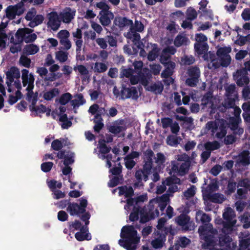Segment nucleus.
Returning <instances> with one entry per match:
<instances>
[{
  "label": "nucleus",
  "instance_id": "4d7b16f0",
  "mask_svg": "<svg viewBox=\"0 0 250 250\" xmlns=\"http://www.w3.org/2000/svg\"><path fill=\"white\" fill-rule=\"evenodd\" d=\"M107 69V66L104 63L96 62L94 64L93 70L95 72L102 73L105 71Z\"/></svg>",
  "mask_w": 250,
  "mask_h": 250
},
{
  "label": "nucleus",
  "instance_id": "412c9836",
  "mask_svg": "<svg viewBox=\"0 0 250 250\" xmlns=\"http://www.w3.org/2000/svg\"><path fill=\"white\" fill-rule=\"evenodd\" d=\"M104 143V140H101L99 141V148L101 153L98 154V156L103 160L106 159V165L108 167H110L112 166L110 161L112 159V156L111 155H107L105 156V154L109 152L110 148L107 147Z\"/></svg>",
  "mask_w": 250,
  "mask_h": 250
},
{
  "label": "nucleus",
  "instance_id": "4c0bfd02",
  "mask_svg": "<svg viewBox=\"0 0 250 250\" xmlns=\"http://www.w3.org/2000/svg\"><path fill=\"white\" fill-rule=\"evenodd\" d=\"M34 99L32 98V103L33 102ZM51 110L49 109L47 111L46 107L41 104L39 106H33L32 105V116L33 115H38L41 113L47 112V115H49Z\"/></svg>",
  "mask_w": 250,
  "mask_h": 250
},
{
  "label": "nucleus",
  "instance_id": "c03bdc74",
  "mask_svg": "<svg viewBox=\"0 0 250 250\" xmlns=\"http://www.w3.org/2000/svg\"><path fill=\"white\" fill-rule=\"evenodd\" d=\"M188 42V39L184 35H179L175 39L174 43L176 47H179L183 45H187Z\"/></svg>",
  "mask_w": 250,
  "mask_h": 250
},
{
  "label": "nucleus",
  "instance_id": "0eeeda50",
  "mask_svg": "<svg viewBox=\"0 0 250 250\" xmlns=\"http://www.w3.org/2000/svg\"><path fill=\"white\" fill-rule=\"evenodd\" d=\"M226 122L224 119H216L208 122L204 128V134L210 131L212 135L215 134L217 138L222 139L227 134Z\"/></svg>",
  "mask_w": 250,
  "mask_h": 250
},
{
  "label": "nucleus",
  "instance_id": "4468645a",
  "mask_svg": "<svg viewBox=\"0 0 250 250\" xmlns=\"http://www.w3.org/2000/svg\"><path fill=\"white\" fill-rule=\"evenodd\" d=\"M171 167L169 172L170 174H177L183 176L188 172L191 163H179L173 161L171 162Z\"/></svg>",
  "mask_w": 250,
  "mask_h": 250
},
{
  "label": "nucleus",
  "instance_id": "f3484780",
  "mask_svg": "<svg viewBox=\"0 0 250 250\" xmlns=\"http://www.w3.org/2000/svg\"><path fill=\"white\" fill-rule=\"evenodd\" d=\"M231 51V48L229 46L222 47L218 49L217 55L221 65L226 67L230 64L231 58L229 54Z\"/></svg>",
  "mask_w": 250,
  "mask_h": 250
},
{
  "label": "nucleus",
  "instance_id": "a878e982",
  "mask_svg": "<svg viewBox=\"0 0 250 250\" xmlns=\"http://www.w3.org/2000/svg\"><path fill=\"white\" fill-rule=\"evenodd\" d=\"M138 96V92L135 87L124 88L122 91V97L123 99L132 98L133 99H137Z\"/></svg>",
  "mask_w": 250,
  "mask_h": 250
},
{
  "label": "nucleus",
  "instance_id": "20e7f679",
  "mask_svg": "<svg viewBox=\"0 0 250 250\" xmlns=\"http://www.w3.org/2000/svg\"><path fill=\"white\" fill-rule=\"evenodd\" d=\"M142 61H135L133 62V65L135 69L131 68H125L123 67L121 68L120 76L121 78L125 77L127 78L132 84H136L140 83L144 85H146L148 83L146 78L141 73L143 67Z\"/></svg>",
  "mask_w": 250,
  "mask_h": 250
},
{
  "label": "nucleus",
  "instance_id": "a211bd4d",
  "mask_svg": "<svg viewBox=\"0 0 250 250\" xmlns=\"http://www.w3.org/2000/svg\"><path fill=\"white\" fill-rule=\"evenodd\" d=\"M24 12V8L21 3L8 6L5 10V17L9 20H13L16 16H20Z\"/></svg>",
  "mask_w": 250,
  "mask_h": 250
},
{
  "label": "nucleus",
  "instance_id": "7ed1b4c3",
  "mask_svg": "<svg viewBox=\"0 0 250 250\" xmlns=\"http://www.w3.org/2000/svg\"><path fill=\"white\" fill-rule=\"evenodd\" d=\"M180 180L178 178H167L166 179V185L168 189L166 194L151 200L148 204L149 215L151 217L155 218L159 216V212L158 207L163 211L169 201V197L172 194L178 190L177 184Z\"/></svg>",
  "mask_w": 250,
  "mask_h": 250
},
{
  "label": "nucleus",
  "instance_id": "423d86ee",
  "mask_svg": "<svg viewBox=\"0 0 250 250\" xmlns=\"http://www.w3.org/2000/svg\"><path fill=\"white\" fill-rule=\"evenodd\" d=\"M223 217L224 219L225 220H226V222L223 223V228L222 229V232L226 234L224 235L221 236V237H219V240L218 243H217L218 235L217 234V231L212 228L213 230H214L215 233L216 234L215 235V237H217L216 241L217 242V244L218 245H220L219 242H220V238L225 237L226 236H228L230 238L229 236L227 234L230 233L232 231V228L236 223V220L235 219V212L230 207L226 208L224 209V212L223 213ZM231 239H232V238H231ZM231 241L235 244V247H236V243L233 242L232 241V239H231Z\"/></svg>",
  "mask_w": 250,
  "mask_h": 250
},
{
  "label": "nucleus",
  "instance_id": "f8f14e48",
  "mask_svg": "<svg viewBox=\"0 0 250 250\" xmlns=\"http://www.w3.org/2000/svg\"><path fill=\"white\" fill-rule=\"evenodd\" d=\"M8 81L6 82L7 86L9 87L8 91L11 92V89L9 88L10 85L14 82V84L15 87L20 89L21 88V84L20 81V72L19 69L16 67H11L6 73Z\"/></svg>",
  "mask_w": 250,
  "mask_h": 250
},
{
  "label": "nucleus",
  "instance_id": "72a5a7b5",
  "mask_svg": "<svg viewBox=\"0 0 250 250\" xmlns=\"http://www.w3.org/2000/svg\"><path fill=\"white\" fill-rule=\"evenodd\" d=\"M74 70L78 71L79 74L82 77L83 81H86L89 78L88 71L87 69L83 65H78L74 67Z\"/></svg>",
  "mask_w": 250,
  "mask_h": 250
},
{
  "label": "nucleus",
  "instance_id": "58836bf2",
  "mask_svg": "<svg viewBox=\"0 0 250 250\" xmlns=\"http://www.w3.org/2000/svg\"><path fill=\"white\" fill-rule=\"evenodd\" d=\"M207 196L210 200L214 203H221L225 200L224 196L219 193L210 194L209 192L207 193Z\"/></svg>",
  "mask_w": 250,
  "mask_h": 250
},
{
  "label": "nucleus",
  "instance_id": "e2e57ef3",
  "mask_svg": "<svg viewBox=\"0 0 250 250\" xmlns=\"http://www.w3.org/2000/svg\"><path fill=\"white\" fill-rule=\"evenodd\" d=\"M176 159L178 162H189L191 163V158L185 153L177 155Z\"/></svg>",
  "mask_w": 250,
  "mask_h": 250
},
{
  "label": "nucleus",
  "instance_id": "2f4dec72",
  "mask_svg": "<svg viewBox=\"0 0 250 250\" xmlns=\"http://www.w3.org/2000/svg\"><path fill=\"white\" fill-rule=\"evenodd\" d=\"M166 241V237L164 235H160L151 241V244L152 247L155 249H160L163 247Z\"/></svg>",
  "mask_w": 250,
  "mask_h": 250
},
{
  "label": "nucleus",
  "instance_id": "3c124183",
  "mask_svg": "<svg viewBox=\"0 0 250 250\" xmlns=\"http://www.w3.org/2000/svg\"><path fill=\"white\" fill-rule=\"evenodd\" d=\"M205 148L209 151L218 149L220 147V144L216 141L208 142L205 144Z\"/></svg>",
  "mask_w": 250,
  "mask_h": 250
},
{
  "label": "nucleus",
  "instance_id": "5701e85b",
  "mask_svg": "<svg viewBox=\"0 0 250 250\" xmlns=\"http://www.w3.org/2000/svg\"><path fill=\"white\" fill-rule=\"evenodd\" d=\"M15 36L19 38L20 43L23 42L30 43L31 42V29L28 28H20L17 31Z\"/></svg>",
  "mask_w": 250,
  "mask_h": 250
},
{
  "label": "nucleus",
  "instance_id": "7c9ffc66",
  "mask_svg": "<svg viewBox=\"0 0 250 250\" xmlns=\"http://www.w3.org/2000/svg\"><path fill=\"white\" fill-rule=\"evenodd\" d=\"M125 129L124 121H117L109 127V130L112 133L117 134L124 130Z\"/></svg>",
  "mask_w": 250,
  "mask_h": 250
},
{
  "label": "nucleus",
  "instance_id": "0e129e2a",
  "mask_svg": "<svg viewBox=\"0 0 250 250\" xmlns=\"http://www.w3.org/2000/svg\"><path fill=\"white\" fill-rule=\"evenodd\" d=\"M186 14L187 19L190 21L194 20L197 17L196 11L192 7H189L187 9Z\"/></svg>",
  "mask_w": 250,
  "mask_h": 250
},
{
  "label": "nucleus",
  "instance_id": "c9c22d12",
  "mask_svg": "<svg viewBox=\"0 0 250 250\" xmlns=\"http://www.w3.org/2000/svg\"><path fill=\"white\" fill-rule=\"evenodd\" d=\"M196 220L197 222H201L203 223H208L211 221L210 217L203 212L199 210L196 212Z\"/></svg>",
  "mask_w": 250,
  "mask_h": 250
},
{
  "label": "nucleus",
  "instance_id": "5fc2aeb1",
  "mask_svg": "<svg viewBox=\"0 0 250 250\" xmlns=\"http://www.w3.org/2000/svg\"><path fill=\"white\" fill-rule=\"evenodd\" d=\"M167 143L172 146H176L179 143V138L174 135H169L167 138Z\"/></svg>",
  "mask_w": 250,
  "mask_h": 250
},
{
  "label": "nucleus",
  "instance_id": "79ce46f5",
  "mask_svg": "<svg viewBox=\"0 0 250 250\" xmlns=\"http://www.w3.org/2000/svg\"><path fill=\"white\" fill-rule=\"evenodd\" d=\"M59 118V121L62 122L61 126L64 129L68 128L70 127L72 123L68 120L67 116L66 114H61L58 115Z\"/></svg>",
  "mask_w": 250,
  "mask_h": 250
},
{
  "label": "nucleus",
  "instance_id": "dca6fc26",
  "mask_svg": "<svg viewBox=\"0 0 250 250\" xmlns=\"http://www.w3.org/2000/svg\"><path fill=\"white\" fill-rule=\"evenodd\" d=\"M80 206L77 203H69L67 210L71 215H77L84 212L87 204V200L82 198L80 199Z\"/></svg>",
  "mask_w": 250,
  "mask_h": 250
},
{
  "label": "nucleus",
  "instance_id": "6e6552de",
  "mask_svg": "<svg viewBox=\"0 0 250 250\" xmlns=\"http://www.w3.org/2000/svg\"><path fill=\"white\" fill-rule=\"evenodd\" d=\"M234 111V117H230L229 119V125L235 134L242 135L244 132L243 128L240 127L239 124L241 122L240 115L241 112V109L238 106L233 107Z\"/></svg>",
  "mask_w": 250,
  "mask_h": 250
},
{
  "label": "nucleus",
  "instance_id": "6e6d98bb",
  "mask_svg": "<svg viewBox=\"0 0 250 250\" xmlns=\"http://www.w3.org/2000/svg\"><path fill=\"white\" fill-rule=\"evenodd\" d=\"M239 237H242V239L240 240V246L241 249H245L250 245V237L243 238V233H241Z\"/></svg>",
  "mask_w": 250,
  "mask_h": 250
},
{
  "label": "nucleus",
  "instance_id": "603ef678",
  "mask_svg": "<svg viewBox=\"0 0 250 250\" xmlns=\"http://www.w3.org/2000/svg\"><path fill=\"white\" fill-rule=\"evenodd\" d=\"M68 55L66 52L59 51L56 52V59L61 62H64L67 61Z\"/></svg>",
  "mask_w": 250,
  "mask_h": 250
},
{
  "label": "nucleus",
  "instance_id": "864d4df0",
  "mask_svg": "<svg viewBox=\"0 0 250 250\" xmlns=\"http://www.w3.org/2000/svg\"><path fill=\"white\" fill-rule=\"evenodd\" d=\"M187 73L189 77H200V71L197 66H191L188 67Z\"/></svg>",
  "mask_w": 250,
  "mask_h": 250
},
{
  "label": "nucleus",
  "instance_id": "a19ab883",
  "mask_svg": "<svg viewBox=\"0 0 250 250\" xmlns=\"http://www.w3.org/2000/svg\"><path fill=\"white\" fill-rule=\"evenodd\" d=\"M242 108L244 111L242 115L244 120L250 123V102L244 103Z\"/></svg>",
  "mask_w": 250,
  "mask_h": 250
},
{
  "label": "nucleus",
  "instance_id": "bf43d9fd",
  "mask_svg": "<svg viewBox=\"0 0 250 250\" xmlns=\"http://www.w3.org/2000/svg\"><path fill=\"white\" fill-rule=\"evenodd\" d=\"M190 242V240L186 237H179L176 241L177 245L178 247L182 248L186 247Z\"/></svg>",
  "mask_w": 250,
  "mask_h": 250
},
{
  "label": "nucleus",
  "instance_id": "39448f33",
  "mask_svg": "<svg viewBox=\"0 0 250 250\" xmlns=\"http://www.w3.org/2000/svg\"><path fill=\"white\" fill-rule=\"evenodd\" d=\"M121 239L119 240V244L127 250H134L136 244L139 242L140 237L132 226H124L121 229L120 234Z\"/></svg>",
  "mask_w": 250,
  "mask_h": 250
},
{
  "label": "nucleus",
  "instance_id": "f03ea898",
  "mask_svg": "<svg viewBox=\"0 0 250 250\" xmlns=\"http://www.w3.org/2000/svg\"><path fill=\"white\" fill-rule=\"evenodd\" d=\"M198 232L201 239L205 242L202 245L203 248L209 250H233L235 248V244L228 236L220 238L219 245L217 244L215 233L212 229V225L208 224L200 226Z\"/></svg>",
  "mask_w": 250,
  "mask_h": 250
},
{
  "label": "nucleus",
  "instance_id": "4be33fe9",
  "mask_svg": "<svg viewBox=\"0 0 250 250\" xmlns=\"http://www.w3.org/2000/svg\"><path fill=\"white\" fill-rule=\"evenodd\" d=\"M76 12L75 9L66 7L59 14V16L63 23H69L74 19Z\"/></svg>",
  "mask_w": 250,
  "mask_h": 250
},
{
  "label": "nucleus",
  "instance_id": "052dcab7",
  "mask_svg": "<svg viewBox=\"0 0 250 250\" xmlns=\"http://www.w3.org/2000/svg\"><path fill=\"white\" fill-rule=\"evenodd\" d=\"M44 19V18L42 15L32 16V27L41 24Z\"/></svg>",
  "mask_w": 250,
  "mask_h": 250
},
{
  "label": "nucleus",
  "instance_id": "ddd939ff",
  "mask_svg": "<svg viewBox=\"0 0 250 250\" xmlns=\"http://www.w3.org/2000/svg\"><path fill=\"white\" fill-rule=\"evenodd\" d=\"M8 24L7 22H1L0 23V48L3 49L5 48L6 41L8 39L10 42L14 44H19L20 43L19 38L15 36L8 38V35L6 33L5 28Z\"/></svg>",
  "mask_w": 250,
  "mask_h": 250
},
{
  "label": "nucleus",
  "instance_id": "f257e3e1",
  "mask_svg": "<svg viewBox=\"0 0 250 250\" xmlns=\"http://www.w3.org/2000/svg\"><path fill=\"white\" fill-rule=\"evenodd\" d=\"M119 189V194L120 195H124L125 197L128 198L126 199V205H125L124 208L126 211L127 213L130 210H132L129 216V219L131 221H134L138 219L140 216V222L144 223L147 222L150 219L154 218L151 217L148 213V205L145 211L140 210L138 208V204L140 203H143L147 200V194H144L138 196L136 200L129 198L133 194V190L131 187H120L118 188Z\"/></svg>",
  "mask_w": 250,
  "mask_h": 250
},
{
  "label": "nucleus",
  "instance_id": "338daca9",
  "mask_svg": "<svg viewBox=\"0 0 250 250\" xmlns=\"http://www.w3.org/2000/svg\"><path fill=\"white\" fill-rule=\"evenodd\" d=\"M72 99V95L69 93L62 94L59 100L61 104L64 105L68 103Z\"/></svg>",
  "mask_w": 250,
  "mask_h": 250
},
{
  "label": "nucleus",
  "instance_id": "37998d69",
  "mask_svg": "<svg viewBox=\"0 0 250 250\" xmlns=\"http://www.w3.org/2000/svg\"><path fill=\"white\" fill-rule=\"evenodd\" d=\"M148 88L149 91L157 94L161 93L162 92L164 86L161 82H157L152 83Z\"/></svg>",
  "mask_w": 250,
  "mask_h": 250
},
{
  "label": "nucleus",
  "instance_id": "473e14b6",
  "mask_svg": "<svg viewBox=\"0 0 250 250\" xmlns=\"http://www.w3.org/2000/svg\"><path fill=\"white\" fill-rule=\"evenodd\" d=\"M88 111L92 114H96L95 117V119H98V118L101 119V115L105 113V110L103 108H99L97 104H94L90 107Z\"/></svg>",
  "mask_w": 250,
  "mask_h": 250
},
{
  "label": "nucleus",
  "instance_id": "1a4fd4ad",
  "mask_svg": "<svg viewBox=\"0 0 250 250\" xmlns=\"http://www.w3.org/2000/svg\"><path fill=\"white\" fill-rule=\"evenodd\" d=\"M96 6L101 9L100 12V21L104 26L108 25L111 22V20L114 15L109 9V6L104 2H100L96 4Z\"/></svg>",
  "mask_w": 250,
  "mask_h": 250
},
{
  "label": "nucleus",
  "instance_id": "774afa93",
  "mask_svg": "<svg viewBox=\"0 0 250 250\" xmlns=\"http://www.w3.org/2000/svg\"><path fill=\"white\" fill-rule=\"evenodd\" d=\"M196 187L195 186H191L189 188L185 191L184 193V196L187 198H189L193 197L196 192Z\"/></svg>",
  "mask_w": 250,
  "mask_h": 250
},
{
  "label": "nucleus",
  "instance_id": "aec40b11",
  "mask_svg": "<svg viewBox=\"0 0 250 250\" xmlns=\"http://www.w3.org/2000/svg\"><path fill=\"white\" fill-rule=\"evenodd\" d=\"M47 18L48 19L47 23L48 27L50 28L53 31L58 30L61 25V20L57 12L53 11L49 13L47 15Z\"/></svg>",
  "mask_w": 250,
  "mask_h": 250
},
{
  "label": "nucleus",
  "instance_id": "8fccbe9b",
  "mask_svg": "<svg viewBox=\"0 0 250 250\" xmlns=\"http://www.w3.org/2000/svg\"><path fill=\"white\" fill-rule=\"evenodd\" d=\"M226 97H232L237 98V92L235 91V85L230 84L226 88Z\"/></svg>",
  "mask_w": 250,
  "mask_h": 250
},
{
  "label": "nucleus",
  "instance_id": "09e8293b",
  "mask_svg": "<svg viewBox=\"0 0 250 250\" xmlns=\"http://www.w3.org/2000/svg\"><path fill=\"white\" fill-rule=\"evenodd\" d=\"M59 94V90L57 88H53L50 91L45 92L43 94V98L46 100H51Z\"/></svg>",
  "mask_w": 250,
  "mask_h": 250
},
{
  "label": "nucleus",
  "instance_id": "13d9d810",
  "mask_svg": "<svg viewBox=\"0 0 250 250\" xmlns=\"http://www.w3.org/2000/svg\"><path fill=\"white\" fill-rule=\"evenodd\" d=\"M195 62V59L192 56L186 55L181 60V63L183 65H190Z\"/></svg>",
  "mask_w": 250,
  "mask_h": 250
},
{
  "label": "nucleus",
  "instance_id": "f704fd0d",
  "mask_svg": "<svg viewBox=\"0 0 250 250\" xmlns=\"http://www.w3.org/2000/svg\"><path fill=\"white\" fill-rule=\"evenodd\" d=\"M249 152L248 151H243L238 156L237 163L242 166H247L250 164Z\"/></svg>",
  "mask_w": 250,
  "mask_h": 250
},
{
  "label": "nucleus",
  "instance_id": "393cba45",
  "mask_svg": "<svg viewBox=\"0 0 250 250\" xmlns=\"http://www.w3.org/2000/svg\"><path fill=\"white\" fill-rule=\"evenodd\" d=\"M21 73L23 86H26L28 84L26 89L28 90V99L29 100V95L30 94V91L31 89V73L29 75V71L25 69H23Z\"/></svg>",
  "mask_w": 250,
  "mask_h": 250
},
{
  "label": "nucleus",
  "instance_id": "2eb2a0df",
  "mask_svg": "<svg viewBox=\"0 0 250 250\" xmlns=\"http://www.w3.org/2000/svg\"><path fill=\"white\" fill-rule=\"evenodd\" d=\"M196 52L199 55L203 54L205 60L213 62L215 60V56L211 52H207L208 50V45L207 42L203 43H196L194 44Z\"/></svg>",
  "mask_w": 250,
  "mask_h": 250
},
{
  "label": "nucleus",
  "instance_id": "680f3d73",
  "mask_svg": "<svg viewBox=\"0 0 250 250\" xmlns=\"http://www.w3.org/2000/svg\"><path fill=\"white\" fill-rule=\"evenodd\" d=\"M218 188V187L217 183L216 182H212L208 185V186L206 190L203 191V193L204 195H205L206 196H207V193H208L209 192H210V194H211L212 192L217 190Z\"/></svg>",
  "mask_w": 250,
  "mask_h": 250
},
{
  "label": "nucleus",
  "instance_id": "c85d7f7f",
  "mask_svg": "<svg viewBox=\"0 0 250 250\" xmlns=\"http://www.w3.org/2000/svg\"><path fill=\"white\" fill-rule=\"evenodd\" d=\"M114 24L122 29L125 27H130L132 24V21L125 17H116L114 21Z\"/></svg>",
  "mask_w": 250,
  "mask_h": 250
},
{
  "label": "nucleus",
  "instance_id": "e433bc0d",
  "mask_svg": "<svg viewBox=\"0 0 250 250\" xmlns=\"http://www.w3.org/2000/svg\"><path fill=\"white\" fill-rule=\"evenodd\" d=\"M175 67V63L173 62H170L167 65V67L161 73L162 78H166L170 77L173 73V70Z\"/></svg>",
  "mask_w": 250,
  "mask_h": 250
},
{
  "label": "nucleus",
  "instance_id": "b1692460",
  "mask_svg": "<svg viewBox=\"0 0 250 250\" xmlns=\"http://www.w3.org/2000/svg\"><path fill=\"white\" fill-rule=\"evenodd\" d=\"M247 72L246 70L242 69L237 70L236 72L233 74V77L236 81L237 84L239 86H243L249 83V79L247 76Z\"/></svg>",
  "mask_w": 250,
  "mask_h": 250
},
{
  "label": "nucleus",
  "instance_id": "6ab92c4d",
  "mask_svg": "<svg viewBox=\"0 0 250 250\" xmlns=\"http://www.w3.org/2000/svg\"><path fill=\"white\" fill-rule=\"evenodd\" d=\"M177 224L185 230H192L195 228V224L190 220V218L185 215L181 214L175 218Z\"/></svg>",
  "mask_w": 250,
  "mask_h": 250
},
{
  "label": "nucleus",
  "instance_id": "cd10ccee",
  "mask_svg": "<svg viewBox=\"0 0 250 250\" xmlns=\"http://www.w3.org/2000/svg\"><path fill=\"white\" fill-rule=\"evenodd\" d=\"M214 98L210 93H207L204 96L202 99V104L206 106L207 107L211 108L212 110L216 108L215 105L214 104Z\"/></svg>",
  "mask_w": 250,
  "mask_h": 250
},
{
  "label": "nucleus",
  "instance_id": "ea45409f",
  "mask_svg": "<svg viewBox=\"0 0 250 250\" xmlns=\"http://www.w3.org/2000/svg\"><path fill=\"white\" fill-rule=\"evenodd\" d=\"M85 103V100L82 94H79L74 97V99L71 101L70 103L75 108Z\"/></svg>",
  "mask_w": 250,
  "mask_h": 250
},
{
  "label": "nucleus",
  "instance_id": "c756f323",
  "mask_svg": "<svg viewBox=\"0 0 250 250\" xmlns=\"http://www.w3.org/2000/svg\"><path fill=\"white\" fill-rule=\"evenodd\" d=\"M87 227L83 226L81 229L80 231L78 232L75 234V238L79 241H83L84 240H90L91 238V235L89 233H87Z\"/></svg>",
  "mask_w": 250,
  "mask_h": 250
},
{
  "label": "nucleus",
  "instance_id": "9b49d317",
  "mask_svg": "<svg viewBox=\"0 0 250 250\" xmlns=\"http://www.w3.org/2000/svg\"><path fill=\"white\" fill-rule=\"evenodd\" d=\"M57 157L59 159H64L63 164L65 167L62 169V172L64 175L69 174L72 168L69 166L74 162V154L70 151H60L57 153Z\"/></svg>",
  "mask_w": 250,
  "mask_h": 250
},
{
  "label": "nucleus",
  "instance_id": "de8ad7c7",
  "mask_svg": "<svg viewBox=\"0 0 250 250\" xmlns=\"http://www.w3.org/2000/svg\"><path fill=\"white\" fill-rule=\"evenodd\" d=\"M236 97H227L223 103V106L224 108H233L235 106Z\"/></svg>",
  "mask_w": 250,
  "mask_h": 250
},
{
  "label": "nucleus",
  "instance_id": "a18cd8bd",
  "mask_svg": "<svg viewBox=\"0 0 250 250\" xmlns=\"http://www.w3.org/2000/svg\"><path fill=\"white\" fill-rule=\"evenodd\" d=\"M240 221L243 223V228L248 229L250 227V213L245 212L239 217Z\"/></svg>",
  "mask_w": 250,
  "mask_h": 250
},
{
  "label": "nucleus",
  "instance_id": "49530a36",
  "mask_svg": "<svg viewBox=\"0 0 250 250\" xmlns=\"http://www.w3.org/2000/svg\"><path fill=\"white\" fill-rule=\"evenodd\" d=\"M202 15L205 17L206 19H208L210 20V21H214V22H213V25H218V22L217 21V20H215V19H217V18L213 16L211 10L207 9L203 10Z\"/></svg>",
  "mask_w": 250,
  "mask_h": 250
},
{
  "label": "nucleus",
  "instance_id": "bb28decb",
  "mask_svg": "<svg viewBox=\"0 0 250 250\" xmlns=\"http://www.w3.org/2000/svg\"><path fill=\"white\" fill-rule=\"evenodd\" d=\"M135 177L138 182L134 183V186L135 188H139L143 186L142 180L146 181L148 180V174L142 169H139L136 171Z\"/></svg>",
  "mask_w": 250,
  "mask_h": 250
},
{
  "label": "nucleus",
  "instance_id": "9d476101",
  "mask_svg": "<svg viewBox=\"0 0 250 250\" xmlns=\"http://www.w3.org/2000/svg\"><path fill=\"white\" fill-rule=\"evenodd\" d=\"M144 29L143 24L141 22L136 20L134 24L132 23V24L130 25L129 31L126 33H125L124 35L126 38L131 40L136 44L140 40V34L137 32H141L144 30Z\"/></svg>",
  "mask_w": 250,
  "mask_h": 250
},
{
  "label": "nucleus",
  "instance_id": "69168bd1",
  "mask_svg": "<svg viewBox=\"0 0 250 250\" xmlns=\"http://www.w3.org/2000/svg\"><path fill=\"white\" fill-rule=\"evenodd\" d=\"M96 38V34L95 32L90 30L84 33V39L85 42H88L89 39L94 40Z\"/></svg>",
  "mask_w": 250,
  "mask_h": 250
}]
</instances>
